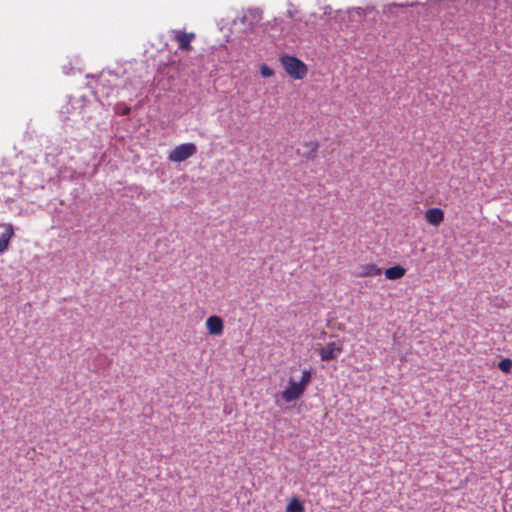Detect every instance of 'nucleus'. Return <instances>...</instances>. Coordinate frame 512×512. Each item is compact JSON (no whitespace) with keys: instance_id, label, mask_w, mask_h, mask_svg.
<instances>
[{"instance_id":"1","label":"nucleus","mask_w":512,"mask_h":512,"mask_svg":"<svg viewBox=\"0 0 512 512\" xmlns=\"http://www.w3.org/2000/svg\"><path fill=\"white\" fill-rule=\"evenodd\" d=\"M312 379L311 369H304L300 381L293 378L288 380V386L281 392V398L286 403L297 401L304 392Z\"/></svg>"},{"instance_id":"2","label":"nucleus","mask_w":512,"mask_h":512,"mask_svg":"<svg viewBox=\"0 0 512 512\" xmlns=\"http://www.w3.org/2000/svg\"><path fill=\"white\" fill-rule=\"evenodd\" d=\"M280 62L285 72L294 79L301 80L307 75V66L295 56H282Z\"/></svg>"},{"instance_id":"3","label":"nucleus","mask_w":512,"mask_h":512,"mask_svg":"<svg viewBox=\"0 0 512 512\" xmlns=\"http://www.w3.org/2000/svg\"><path fill=\"white\" fill-rule=\"evenodd\" d=\"M197 152L194 143H184L176 146L168 155L171 162L180 163L192 157Z\"/></svg>"},{"instance_id":"4","label":"nucleus","mask_w":512,"mask_h":512,"mask_svg":"<svg viewBox=\"0 0 512 512\" xmlns=\"http://www.w3.org/2000/svg\"><path fill=\"white\" fill-rule=\"evenodd\" d=\"M318 355L322 361H331L336 359L343 351L342 342H329L325 346L319 348Z\"/></svg>"},{"instance_id":"5","label":"nucleus","mask_w":512,"mask_h":512,"mask_svg":"<svg viewBox=\"0 0 512 512\" xmlns=\"http://www.w3.org/2000/svg\"><path fill=\"white\" fill-rule=\"evenodd\" d=\"M174 38L177 41L180 50L190 51L192 50L191 42L196 38V34L194 32L175 30Z\"/></svg>"},{"instance_id":"6","label":"nucleus","mask_w":512,"mask_h":512,"mask_svg":"<svg viewBox=\"0 0 512 512\" xmlns=\"http://www.w3.org/2000/svg\"><path fill=\"white\" fill-rule=\"evenodd\" d=\"M205 327L210 335L218 336L223 333L224 323L221 317L214 315L207 318Z\"/></svg>"},{"instance_id":"7","label":"nucleus","mask_w":512,"mask_h":512,"mask_svg":"<svg viewBox=\"0 0 512 512\" xmlns=\"http://www.w3.org/2000/svg\"><path fill=\"white\" fill-rule=\"evenodd\" d=\"M0 226L4 228V232L0 234V254H3L9 248L10 240L14 236V228L10 223H4Z\"/></svg>"},{"instance_id":"8","label":"nucleus","mask_w":512,"mask_h":512,"mask_svg":"<svg viewBox=\"0 0 512 512\" xmlns=\"http://www.w3.org/2000/svg\"><path fill=\"white\" fill-rule=\"evenodd\" d=\"M425 220L433 226H439L444 221V211L440 208H429L424 214Z\"/></svg>"},{"instance_id":"9","label":"nucleus","mask_w":512,"mask_h":512,"mask_svg":"<svg viewBox=\"0 0 512 512\" xmlns=\"http://www.w3.org/2000/svg\"><path fill=\"white\" fill-rule=\"evenodd\" d=\"M303 149L302 157L313 161L318 155L319 144L317 141H307L303 143Z\"/></svg>"},{"instance_id":"10","label":"nucleus","mask_w":512,"mask_h":512,"mask_svg":"<svg viewBox=\"0 0 512 512\" xmlns=\"http://www.w3.org/2000/svg\"><path fill=\"white\" fill-rule=\"evenodd\" d=\"M382 270L375 264H365L361 267V271L358 273L359 277H373L381 275Z\"/></svg>"},{"instance_id":"11","label":"nucleus","mask_w":512,"mask_h":512,"mask_svg":"<svg viewBox=\"0 0 512 512\" xmlns=\"http://www.w3.org/2000/svg\"><path fill=\"white\" fill-rule=\"evenodd\" d=\"M405 268L400 265H395L393 267L387 268L384 272L385 277L389 280H397L402 278L405 275Z\"/></svg>"},{"instance_id":"12","label":"nucleus","mask_w":512,"mask_h":512,"mask_svg":"<svg viewBox=\"0 0 512 512\" xmlns=\"http://www.w3.org/2000/svg\"><path fill=\"white\" fill-rule=\"evenodd\" d=\"M286 512H305L303 502L297 496L291 497L286 505Z\"/></svg>"},{"instance_id":"13","label":"nucleus","mask_w":512,"mask_h":512,"mask_svg":"<svg viewBox=\"0 0 512 512\" xmlns=\"http://www.w3.org/2000/svg\"><path fill=\"white\" fill-rule=\"evenodd\" d=\"M498 368L504 373H510L512 370V359L504 358L498 363Z\"/></svg>"},{"instance_id":"14","label":"nucleus","mask_w":512,"mask_h":512,"mask_svg":"<svg viewBox=\"0 0 512 512\" xmlns=\"http://www.w3.org/2000/svg\"><path fill=\"white\" fill-rule=\"evenodd\" d=\"M260 74L264 78H269V77H272L274 75V71L268 65L262 64L260 66Z\"/></svg>"},{"instance_id":"15","label":"nucleus","mask_w":512,"mask_h":512,"mask_svg":"<svg viewBox=\"0 0 512 512\" xmlns=\"http://www.w3.org/2000/svg\"><path fill=\"white\" fill-rule=\"evenodd\" d=\"M252 17V18H257L258 17V13L256 11H249L247 14H245L243 16V22L248 18V17Z\"/></svg>"},{"instance_id":"16","label":"nucleus","mask_w":512,"mask_h":512,"mask_svg":"<svg viewBox=\"0 0 512 512\" xmlns=\"http://www.w3.org/2000/svg\"><path fill=\"white\" fill-rule=\"evenodd\" d=\"M129 113H130V108H129V107H125V109H123V111H122V113H121V114H122V115H127V114H129Z\"/></svg>"}]
</instances>
